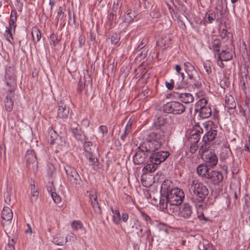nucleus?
I'll list each match as a JSON object with an SVG mask.
<instances>
[{
    "instance_id": "58836bf2",
    "label": "nucleus",
    "mask_w": 250,
    "mask_h": 250,
    "mask_svg": "<svg viewBox=\"0 0 250 250\" xmlns=\"http://www.w3.org/2000/svg\"><path fill=\"white\" fill-rule=\"evenodd\" d=\"M132 228H135L136 229L138 230L139 231L137 232V233L138 236L140 237H142L144 236L145 233L143 232V229L142 227V225L141 222L139 221H136L134 223V225L132 226Z\"/></svg>"
},
{
    "instance_id": "39448f33",
    "label": "nucleus",
    "mask_w": 250,
    "mask_h": 250,
    "mask_svg": "<svg viewBox=\"0 0 250 250\" xmlns=\"http://www.w3.org/2000/svg\"><path fill=\"white\" fill-rule=\"evenodd\" d=\"M190 74L189 76H188L187 81L183 82V85L177 86L178 89L185 88L189 86L199 89L202 87L201 79L197 72Z\"/></svg>"
},
{
    "instance_id": "bf43d9fd",
    "label": "nucleus",
    "mask_w": 250,
    "mask_h": 250,
    "mask_svg": "<svg viewBox=\"0 0 250 250\" xmlns=\"http://www.w3.org/2000/svg\"><path fill=\"white\" fill-rule=\"evenodd\" d=\"M95 199H97V196L96 195V192L94 191H90L89 192V200L90 203H91V202Z\"/></svg>"
},
{
    "instance_id": "9d476101",
    "label": "nucleus",
    "mask_w": 250,
    "mask_h": 250,
    "mask_svg": "<svg viewBox=\"0 0 250 250\" xmlns=\"http://www.w3.org/2000/svg\"><path fill=\"white\" fill-rule=\"evenodd\" d=\"M111 210L113 213V222L115 224L119 225L121 222L126 223L128 220V214L125 211L122 212V214H121L118 208L111 207Z\"/></svg>"
},
{
    "instance_id": "423d86ee",
    "label": "nucleus",
    "mask_w": 250,
    "mask_h": 250,
    "mask_svg": "<svg viewBox=\"0 0 250 250\" xmlns=\"http://www.w3.org/2000/svg\"><path fill=\"white\" fill-rule=\"evenodd\" d=\"M207 104L208 100L206 98L200 99L196 104L195 111L199 112V115L202 119L208 118L211 115V109Z\"/></svg>"
},
{
    "instance_id": "2f4dec72",
    "label": "nucleus",
    "mask_w": 250,
    "mask_h": 250,
    "mask_svg": "<svg viewBox=\"0 0 250 250\" xmlns=\"http://www.w3.org/2000/svg\"><path fill=\"white\" fill-rule=\"evenodd\" d=\"M158 165L153 162H150V164L146 165L143 168V172L144 174L148 173H152L154 172L157 168Z\"/></svg>"
},
{
    "instance_id": "5701e85b",
    "label": "nucleus",
    "mask_w": 250,
    "mask_h": 250,
    "mask_svg": "<svg viewBox=\"0 0 250 250\" xmlns=\"http://www.w3.org/2000/svg\"><path fill=\"white\" fill-rule=\"evenodd\" d=\"M5 79L6 85L8 86H10V87L8 90V91L10 93H13L15 90V87H16V82L15 76L11 75L9 73V71H6L5 76Z\"/></svg>"
},
{
    "instance_id": "393cba45",
    "label": "nucleus",
    "mask_w": 250,
    "mask_h": 250,
    "mask_svg": "<svg viewBox=\"0 0 250 250\" xmlns=\"http://www.w3.org/2000/svg\"><path fill=\"white\" fill-rule=\"evenodd\" d=\"M173 184L169 180H165L162 184L161 187V192L162 194L166 195L173 190Z\"/></svg>"
},
{
    "instance_id": "f257e3e1",
    "label": "nucleus",
    "mask_w": 250,
    "mask_h": 250,
    "mask_svg": "<svg viewBox=\"0 0 250 250\" xmlns=\"http://www.w3.org/2000/svg\"><path fill=\"white\" fill-rule=\"evenodd\" d=\"M191 189L193 194L191 201L197 209L202 208L203 203L208 195V189L203 183L198 180H193L191 184Z\"/></svg>"
},
{
    "instance_id": "13d9d810",
    "label": "nucleus",
    "mask_w": 250,
    "mask_h": 250,
    "mask_svg": "<svg viewBox=\"0 0 250 250\" xmlns=\"http://www.w3.org/2000/svg\"><path fill=\"white\" fill-rule=\"evenodd\" d=\"M63 16L64 13L62 11L61 7H60L58 11L57 15L56 16V19L58 21H59V20H62L63 18Z\"/></svg>"
},
{
    "instance_id": "20e7f679",
    "label": "nucleus",
    "mask_w": 250,
    "mask_h": 250,
    "mask_svg": "<svg viewBox=\"0 0 250 250\" xmlns=\"http://www.w3.org/2000/svg\"><path fill=\"white\" fill-rule=\"evenodd\" d=\"M64 170L67 179L71 184L76 188H81L83 181L77 170L69 165L64 167Z\"/></svg>"
},
{
    "instance_id": "f03ea898",
    "label": "nucleus",
    "mask_w": 250,
    "mask_h": 250,
    "mask_svg": "<svg viewBox=\"0 0 250 250\" xmlns=\"http://www.w3.org/2000/svg\"><path fill=\"white\" fill-rule=\"evenodd\" d=\"M163 111L165 113L173 115H180L186 110V106L178 101L167 102L163 106Z\"/></svg>"
},
{
    "instance_id": "c9c22d12",
    "label": "nucleus",
    "mask_w": 250,
    "mask_h": 250,
    "mask_svg": "<svg viewBox=\"0 0 250 250\" xmlns=\"http://www.w3.org/2000/svg\"><path fill=\"white\" fill-rule=\"evenodd\" d=\"M184 67L186 73L188 76H189L190 74L194 73L197 72L194 66L189 62H184Z\"/></svg>"
},
{
    "instance_id": "b1692460",
    "label": "nucleus",
    "mask_w": 250,
    "mask_h": 250,
    "mask_svg": "<svg viewBox=\"0 0 250 250\" xmlns=\"http://www.w3.org/2000/svg\"><path fill=\"white\" fill-rule=\"evenodd\" d=\"M207 179H210L213 185H217L222 181L223 176L220 171L211 170Z\"/></svg>"
},
{
    "instance_id": "a19ab883",
    "label": "nucleus",
    "mask_w": 250,
    "mask_h": 250,
    "mask_svg": "<svg viewBox=\"0 0 250 250\" xmlns=\"http://www.w3.org/2000/svg\"><path fill=\"white\" fill-rule=\"evenodd\" d=\"M31 202L33 203V202L36 201L38 196H39V192L38 191L37 188L35 187V185H31Z\"/></svg>"
},
{
    "instance_id": "774afa93",
    "label": "nucleus",
    "mask_w": 250,
    "mask_h": 250,
    "mask_svg": "<svg viewBox=\"0 0 250 250\" xmlns=\"http://www.w3.org/2000/svg\"><path fill=\"white\" fill-rule=\"evenodd\" d=\"M85 84L82 81L79 82L77 87L78 91L81 92L84 88Z\"/></svg>"
},
{
    "instance_id": "680f3d73",
    "label": "nucleus",
    "mask_w": 250,
    "mask_h": 250,
    "mask_svg": "<svg viewBox=\"0 0 250 250\" xmlns=\"http://www.w3.org/2000/svg\"><path fill=\"white\" fill-rule=\"evenodd\" d=\"M80 47H82L85 43V38L83 35H80L78 39Z\"/></svg>"
},
{
    "instance_id": "c85d7f7f",
    "label": "nucleus",
    "mask_w": 250,
    "mask_h": 250,
    "mask_svg": "<svg viewBox=\"0 0 250 250\" xmlns=\"http://www.w3.org/2000/svg\"><path fill=\"white\" fill-rule=\"evenodd\" d=\"M177 97L181 100L182 102L186 104L192 103L194 100L193 96L189 93H178Z\"/></svg>"
},
{
    "instance_id": "09e8293b",
    "label": "nucleus",
    "mask_w": 250,
    "mask_h": 250,
    "mask_svg": "<svg viewBox=\"0 0 250 250\" xmlns=\"http://www.w3.org/2000/svg\"><path fill=\"white\" fill-rule=\"evenodd\" d=\"M50 194L52 197L53 201L56 204H59L61 202V198L57 194L56 192L51 189Z\"/></svg>"
},
{
    "instance_id": "a878e982",
    "label": "nucleus",
    "mask_w": 250,
    "mask_h": 250,
    "mask_svg": "<svg viewBox=\"0 0 250 250\" xmlns=\"http://www.w3.org/2000/svg\"><path fill=\"white\" fill-rule=\"evenodd\" d=\"M168 118L166 115L159 116L154 119L153 125L156 128H162L168 123Z\"/></svg>"
},
{
    "instance_id": "9b49d317",
    "label": "nucleus",
    "mask_w": 250,
    "mask_h": 250,
    "mask_svg": "<svg viewBox=\"0 0 250 250\" xmlns=\"http://www.w3.org/2000/svg\"><path fill=\"white\" fill-rule=\"evenodd\" d=\"M25 158L27 166L29 169H37L38 163L36 154L32 149H29L27 150Z\"/></svg>"
},
{
    "instance_id": "5fc2aeb1",
    "label": "nucleus",
    "mask_w": 250,
    "mask_h": 250,
    "mask_svg": "<svg viewBox=\"0 0 250 250\" xmlns=\"http://www.w3.org/2000/svg\"><path fill=\"white\" fill-rule=\"evenodd\" d=\"M135 18V15L134 13L131 14L130 15L126 16L125 18H124V21L125 22H130L133 20V19Z\"/></svg>"
},
{
    "instance_id": "f8f14e48",
    "label": "nucleus",
    "mask_w": 250,
    "mask_h": 250,
    "mask_svg": "<svg viewBox=\"0 0 250 250\" xmlns=\"http://www.w3.org/2000/svg\"><path fill=\"white\" fill-rule=\"evenodd\" d=\"M145 150L140 148V146L136 148V152L133 157V161L135 165H139L145 164L148 160V156Z\"/></svg>"
},
{
    "instance_id": "6ab92c4d",
    "label": "nucleus",
    "mask_w": 250,
    "mask_h": 250,
    "mask_svg": "<svg viewBox=\"0 0 250 250\" xmlns=\"http://www.w3.org/2000/svg\"><path fill=\"white\" fill-rule=\"evenodd\" d=\"M211 168L205 163L201 164L196 168L197 173L202 178L207 179L209 176Z\"/></svg>"
},
{
    "instance_id": "4be33fe9",
    "label": "nucleus",
    "mask_w": 250,
    "mask_h": 250,
    "mask_svg": "<svg viewBox=\"0 0 250 250\" xmlns=\"http://www.w3.org/2000/svg\"><path fill=\"white\" fill-rule=\"evenodd\" d=\"M215 12L212 10H208L205 13V16L200 22V24L206 25L207 23H212L216 19Z\"/></svg>"
},
{
    "instance_id": "6e6d98bb",
    "label": "nucleus",
    "mask_w": 250,
    "mask_h": 250,
    "mask_svg": "<svg viewBox=\"0 0 250 250\" xmlns=\"http://www.w3.org/2000/svg\"><path fill=\"white\" fill-rule=\"evenodd\" d=\"M174 83V81L173 79H171L170 82H166L165 83L167 88L169 90H171L173 88Z\"/></svg>"
},
{
    "instance_id": "cd10ccee",
    "label": "nucleus",
    "mask_w": 250,
    "mask_h": 250,
    "mask_svg": "<svg viewBox=\"0 0 250 250\" xmlns=\"http://www.w3.org/2000/svg\"><path fill=\"white\" fill-rule=\"evenodd\" d=\"M212 145V142L206 140H204L203 138L199 148V154L202 156L206 154L207 152H209V149Z\"/></svg>"
},
{
    "instance_id": "7c9ffc66",
    "label": "nucleus",
    "mask_w": 250,
    "mask_h": 250,
    "mask_svg": "<svg viewBox=\"0 0 250 250\" xmlns=\"http://www.w3.org/2000/svg\"><path fill=\"white\" fill-rule=\"evenodd\" d=\"M52 242L57 245L62 246L67 242V237L62 234H57L53 238Z\"/></svg>"
},
{
    "instance_id": "ea45409f",
    "label": "nucleus",
    "mask_w": 250,
    "mask_h": 250,
    "mask_svg": "<svg viewBox=\"0 0 250 250\" xmlns=\"http://www.w3.org/2000/svg\"><path fill=\"white\" fill-rule=\"evenodd\" d=\"M221 45V43L220 40L218 39H215L212 42L211 48H210V49H212L215 53L216 52L218 54L220 52Z\"/></svg>"
},
{
    "instance_id": "c756f323",
    "label": "nucleus",
    "mask_w": 250,
    "mask_h": 250,
    "mask_svg": "<svg viewBox=\"0 0 250 250\" xmlns=\"http://www.w3.org/2000/svg\"><path fill=\"white\" fill-rule=\"evenodd\" d=\"M10 93L6 96L4 100L5 109L8 112H11L13 110L14 106V101L12 99L14 95H12V93Z\"/></svg>"
},
{
    "instance_id": "e433bc0d",
    "label": "nucleus",
    "mask_w": 250,
    "mask_h": 250,
    "mask_svg": "<svg viewBox=\"0 0 250 250\" xmlns=\"http://www.w3.org/2000/svg\"><path fill=\"white\" fill-rule=\"evenodd\" d=\"M11 193H12V189H9L7 190L4 194V198L5 203L9 205L11 204H13L15 203V199L13 197L12 199H11Z\"/></svg>"
},
{
    "instance_id": "72a5a7b5",
    "label": "nucleus",
    "mask_w": 250,
    "mask_h": 250,
    "mask_svg": "<svg viewBox=\"0 0 250 250\" xmlns=\"http://www.w3.org/2000/svg\"><path fill=\"white\" fill-rule=\"evenodd\" d=\"M169 204L167 198L165 195L164 198L161 197L159 200V208L161 210L168 212L167 206Z\"/></svg>"
},
{
    "instance_id": "aec40b11",
    "label": "nucleus",
    "mask_w": 250,
    "mask_h": 250,
    "mask_svg": "<svg viewBox=\"0 0 250 250\" xmlns=\"http://www.w3.org/2000/svg\"><path fill=\"white\" fill-rule=\"evenodd\" d=\"M13 212L12 210L7 207H4L1 212V218L2 219V224L4 226L5 224H9L13 218Z\"/></svg>"
},
{
    "instance_id": "473e14b6",
    "label": "nucleus",
    "mask_w": 250,
    "mask_h": 250,
    "mask_svg": "<svg viewBox=\"0 0 250 250\" xmlns=\"http://www.w3.org/2000/svg\"><path fill=\"white\" fill-rule=\"evenodd\" d=\"M225 107L228 109H233L235 108L236 103L232 96L229 95L226 97Z\"/></svg>"
},
{
    "instance_id": "79ce46f5",
    "label": "nucleus",
    "mask_w": 250,
    "mask_h": 250,
    "mask_svg": "<svg viewBox=\"0 0 250 250\" xmlns=\"http://www.w3.org/2000/svg\"><path fill=\"white\" fill-rule=\"evenodd\" d=\"M202 129L195 130L190 136L189 141H199L201 138V133H202Z\"/></svg>"
},
{
    "instance_id": "052dcab7",
    "label": "nucleus",
    "mask_w": 250,
    "mask_h": 250,
    "mask_svg": "<svg viewBox=\"0 0 250 250\" xmlns=\"http://www.w3.org/2000/svg\"><path fill=\"white\" fill-rule=\"evenodd\" d=\"M16 7L19 11H21L23 7V3L20 0H17Z\"/></svg>"
},
{
    "instance_id": "f704fd0d",
    "label": "nucleus",
    "mask_w": 250,
    "mask_h": 250,
    "mask_svg": "<svg viewBox=\"0 0 250 250\" xmlns=\"http://www.w3.org/2000/svg\"><path fill=\"white\" fill-rule=\"evenodd\" d=\"M17 20V12L15 10H12L11 11L10 18L9 22V27L11 29H15L16 25L15 24Z\"/></svg>"
},
{
    "instance_id": "6e6552de",
    "label": "nucleus",
    "mask_w": 250,
    "mask_h": 250,
    "mask_svg": "<svg viewBox=\"0 0 250 250\" xmlns=\"http://www.w3.org/2000/svg\"><path fill=\"white\" fill-rule=\"evenodd\" d=\"M160 142H156L147 137L146 141L140 145V148L145 150L146 153H153L161 147Z\"/></svg>"
},
{
    "instance_id": "a18cd8bd",
    "label": "nucleus",
    "mask_w": 250,
    "mask_h": 250,
    "mask_svg": "<svg viewBox=\"0 0 250 250\" xmlns=\"http://www.w3.org/2000/svg\"><path fill=\"white\" fill-rule=\"evenodd\" d=\"M12 29H11L10 27H6V30L4 33V36L5 39L10 43H11L10 39H11L12 41L14 40L11 31Z\"/></svg>"
},
{
    "instance_id": "49530a36",
    "label": "nucleus",
    "mask_w": 250,
    "mask_h": 250,
    "mask_svg": "<svg viewBox=\"0 0 250 250\" xmlns=\"http://www.w3.org/2000/svg\"><path fill=\"white\" fill-rule=\"evenodd\" d=\"M71 227L74 230L77 231L80 229H81L83 227V225L81 221L79 220H75L72 222Z\"/></svg>"
},
{
    "instance_id": "3c124183",
    "label": "nucleus",
    "mask_w": 250,
    "mask_h": 250,
    "mask_svg": "<svg viewBox=\"0 0 250 250\" xmlns=\"http://www.w3.org/2000/svg\"><path fill=\"white\" fill-rule=\"evenodd\" d=\"M99 132L102 134V137H104L108 134V129L106 125H100L98 128Z\"/></svg>"
},
{
    "instance_id": "1a4fd4ad",
    "label": "nucleus",
    "mask_w": 250,
    "mask_h": 250,
    "mask_svg": "<svg viewBox=\"0 0 250 250\" xmlns=\"http://www.w3.org/2000/svg\"><path fill=\"white\" fill-rule=\"evenodd\" d=\"M70 129L73 136L77 141L83 143L84 141L88 140L84 132L82 130L79 125L76 123L74 122L71 124Z\"/></svg>"
},
{
    "instance_id": "7ed1b4c3",
    "label": "nucleus",
    "mask_w": 250,
    "mask_h": 250,
    "mask_svg": "<svg viewBox=\"0 0 250 250\" xmlns=\"http://www.w3.org/2000/svg\"><path fill=\"white\" fill-rule=\"evenodd\" d=\"M166 197L169 205L178 206L183 202L185 193L182 189L175 188L167 195Z\"/></svg>"
},
{
    "instance_id": "69168bd1",
    "label": "nucleus",
    "mask_w": 250,
    "mask_h": 250,
    "mask_svg": "<svg viewBox=\"0 0 250 250\" xmlns=\"http://www.w3.org/2000/svg\"><path fill=\"white\" fill-rule=\"evenodd\" d=\"M66 237H67V241H74L76 240V235L72 232L69 233Z\"/></svg>"
},
{
    "instance_id": "ddd939ff",
    "label": "nucleus",
    "mask_w": 250,
    "mask_h": 250,
    "mask_svg": "<svg viewBox=\"0 0 250 250\" xmlns=\"http://www.w3.org/2000/svg\"><path fill=\"white\" fill-rule=\"evenodd\" d=\"M202 159L208 167H213L217 165L218 161V157L214 150H210L202 156Z\"/></svg>"
},
{
    "instance_id": "c03bdc74",
    "label": "nucleus",
    "mask_w": 250,
    "mask_h": 250,
    "mask_svg": "<svg viewBox=\"0 0 250 250\" xmlns=\"http://www.w3.org/2000/svg\"><path fill=\"white\" fill-rule=\"evenodd\" d=\"M120 35L117 33L112 34L111 37V43L112 44L116 46H119V41L120 40Z\"/></svg>"
},
{
    "instance_id": "338daca9",
    "label": "nucleus",
    "mask_w": 250,
    "mask_h": 250,
    "mask_svg": "<svg viewBox=\"0 0 250 250\" xmlns=\"http://www.w3.org/2000/svg\"><path fill=\"white\" fill-rule=\"evenodd\" d=\"M203 66L208 74H209L210 73H211V68L209 65L205 62H204Z\"/></svg>"
},
{
    "instance_id": "4d7b16f0",
    "label": "nucleus",
    "mask_w": 250,
    "mask_h": 250,
    "mask_svg": "<svg viewBox=\"0 0 250 250\" xmlns=\"http://www.w3.org/2000/svg\"><path fill=\"white\" fill-rule=\"evenodd\" d=\"M50 38L51 42H52L54 46L56 45L58 43L59 40H58L57 37L56 35H55L54 34H52L50 35Z\"/></svg>"
},
{
    "instance_id": "0eeeda50",
    "label": "nucleus",
    "mask_w": 250,
    "mask_h": 250,
    "mask_svg": "<svg viewBox=\"0 0 250 250\" xmlns=\"http://www.w3.org/2000/svg\"><path fill=\"white\" fill-rule=\"evenodd\" d=\"M206 133L203 136V140L212 142L217 135L218 126L211 121H208L204 124Z\"/></svg>"
},
{
    "instance_id": "a211bd4d",
    "label": "nucleus",
    "mask_w": 250,
    "mask_h": 250,
    "mask_svg": "<svg viewBox=\"0 0 250 250\" xmlns=\"http://www.w3.org/2000/svg\"><path fill=\"white\" fill-rule=\"evenodd\" d=\"M192 213V207L188 203H184L180 208L179 215L185 219L189 218Z\"/></svg>"
},
{
    "instance_id": "de8ad7c7",
    "label": "nucleus",
    "mask_w": 250,
    "mask_h": 250,
    "mask_svg": "<svg viewBox=\"0 0 250 250\" xmlns=\"http://www.w3.org/2000/svg\"><path fill=\"white\" fill-rule=\"evenodd\" d=\"M84 145H83V147L84 149L86 152V153H92V144L91 142L88 141L87 140H85L83 142Z\"/></svg>"
},
{
    "instance_id": "412c9836",
    "label": "nucleus",
    "mask_w": 250,
    "mask_h": 250,
    "mask_svg": "<svg viewBox=\"0 0 250 250\" xmlns=\"http://www.w3.org/2000/svg\"><path fill=\"white\" fill-rule=\"evenodd\" d=\"M217 55V61H228L232 59L233 52L231 49L227 48L225 50H222L221 52L218 53Z\"/></svg>"
},
{
    "instance_id": "37998d69",
    "label": "nucleus",
    "mask_w": 250,
    "mask_h": 250,
    "mask_svg": "<svg viewBox=\"0 0 250 250\" xmlns=\"http://www.w3.org/2000/svg\"><path fill=\"white\" fill-rule=\"evenodd\" d=\"M91 205L94 210V212L98 214H101L102 213V208L99 205L98 202L97 200H93V201L91 202Z\"/></svg>"
},
{
    "instance_id": "f3484780",
    "label": "nucleus",
    "mask_w": 250,
    "mask_h": 250,
    "mask_svg": "<svg viewBox=\"0 0 250 250\" xmlns=\"http://www.w3.org/2000/svg\"><path fill=\"white\" fill-rule=\"evenodd\" d=\"M48 136L50 139V144L52 145L57 144V145H62V143L64 142V139L63 137L59 136L57 132L52 128L49 127Z\"/></svg>"
},
{
    "instance_id": "2eb2a0df",
    "label": "nucleus",
    "mask_w": 250,
    "mask_h": 250,
    "mask_svg": "<svg viewBox=\"0 0 250 250\" xmlns=\"http://www.w3.org/2000/svg\"><path fill=\"white\" fill-rule=\"evenodd\" d=\"M58 118L62 119L67 118L69 114V107L64 102H58L56 106Z\"/></svg>"
},
{
    "instance_id": "8fccbe9b",
    "label": "nucleus",
    "mask_w": 250,
    "mask_h": 250,
    "mask_svg": "<svg viewBox=\"0 0 250 250\" xmlns=\"http://www.w3.org/2000/svg\"><path fill=\"white\" fill-rule=\"evenodd\" d=\"M170 42L169 39L165 37L159 39L157 42V45L160 46L161 47H165L168 43Z\"/></svg>"
},
{
    "instance_id": "4468645a",
    "label": "nucleus",
    "mask_w": 250,
    "mask_h": 250,
    "mask_svg": "<svg viewBox=\"0 0 250 250\" xmlns=\"http://www.w3.org/2000/svg\"><path fill=\"white\" fill-rule=\"evenodd\" d=\"M169 155V153L166 151L155 152L150 156L149 161L158 165L165 161Z\"/></svg>"
},
{
    "instance_id": "864d4df0",
    "label": "nucleus",
    "mask_w": 250,
    "mask_h": 250,
    "mask_svg": "<svg viewBox=\"0 0 250 250\" xmlns=\"http://www.w3.org/2000/svg\"><path fill=\"white\" fill-rule=\"evenodd\" d=\"M14 244L15 242L13 239L9 241L5 246V250H15Z\"/></svg>"
},
{
    "instance_id": "e2e57ef3",
    "label": "nucleus",
    "mask_w": 250,
    "mask_h": 250,
    "mask_svg": "<svg viewBox=\"0 0 250 250\" xmlns=\"http://www.w3.org/2000/svg\"><path fill=\"white\" fill-rule=\"evenodd\" d=\"M132 124V122L131 121V120L130 119L127 123V124H126L125 128V133L130 132L131 129Z\"/></svg>"
},
{
    "instance_id": "bb28decb",
    "label": "nucleus",
    "mask_w": 250,
    "mask_h": 250,
    "mask_svg": "<svg viewBox=\"0 0 250 250\" xmlns=\"http://www.w3.org/2000/svg\"><path fill=\"white\" fill-rule=\"evenodd\" d=\"M86 159L88 160L89 165L91 166L93 169L97 170L99 168V162L98 159L93 153L85 154Z\"/></svg>"
},
{
    "instance_id": "dca6fc26",
    "label": "nucleus",
    "mask_w": 250,
    "mask_h": 250,
    "mask_svg": "<svg viewBox=\"0 0 250 250\" xmlns=\"http://www.w3.org/2000/svg\"><path fill=\"white\" fill-rule=\"evenodd\" d=\"M148 137L150 138V139H153L156 142H160L162 145L166 139L165 132L162 128H156L155 130L149 133Z\"/></svg>"
},
{
    "instance_id": "4c0bfd02",
    "label": "nucleus",
    "mask_w": 250,
    "mask_h": 250,
    "mask_svg": "<svg viewBox=\"0 0 250 250\" xmlns=\"http://www.w3.org/2000/svg\"><path fill=\"white\" fill-rule=\"evenodd\" d=\"M31 34L34 42H37L40 41L41 38V32L37 27H34L32 28Z\"/></svg>"
},
{
    "instance_id": "603ef678",
    "label": "nucleus",
    "mask_w": 250,
    "mask_h": 250,
    "mask_svg": "<svg viewBox=\"0 0 250 250\" xmlns=\"http://www.w3.org/2000/svg\"><path fill=\"white\" fill-rule=\"evenodd\" d=\"M141 216L142 218L145 220L146 223H150L151 224V219L146 213L144 211H141Z\"/></svg>"
},
{
    "instance_id": "0e129e2a",
    "label": "nucleus",
    "mask_w": 250,
    "mask_h": 250,
    "mask_svg": "<svg viewBox=\"0 0 250 250\" xmlns=\"http://www.w3.org/2000/svg\"><path fill=\"white\" fill-rule=\"evenodd\" d=\"M198 148V146L197 145L190 144L189 152L193 154L196 151Z\"/></svg>"
}]
</instances>
